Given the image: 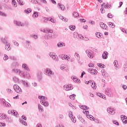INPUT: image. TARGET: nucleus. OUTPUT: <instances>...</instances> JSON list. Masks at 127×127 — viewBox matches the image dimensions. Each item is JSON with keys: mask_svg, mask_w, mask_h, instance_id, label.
I'll use <instances>...</instances> for the list:
<instances>
[{"mask_svg": "<svg viewBox=\"0 0 127 127\" xmlns=\"http://www.w3.org/2000/svg\"><path fill=\"white\" fill-rule=\"evenodd\" d=\"M113 124H114V125H116V126H119L120 124H119V122H118V121H113Z\"/></svg>", "mask_w": 127, "mask_h": 127, "instance_id": "69168bd1", "label": "nucleus"}, {"mask_svg": "<svg viewBox=\"0 0 127 127\" xmlns=\"http://www.w3.org/2000/svg\"><path fill=\"white\" fill-rule=\"evenodd\" d=\"M74 56L76 60H80V56L79 55V54H78V53H75Z\"/></svg>", "mask_w": 127, "mask_h": 127, "instance_id": "393cba45", "label": "nucleus"}, {"mask_svg": "<svg viewBox=\"0 0 127 127\" xmlns=\"http://www.w3.org/2000/svg\"><path fill=\"white\" fill-rule=\"evenodd\" d=\"M5 49L7 51H9V50H10V44L9 43L5 44Z\"/></svg>", "mask_w": 127, "mask_h": 127, "instance_id": "ddd939ff", "label": "nucleus"}, {"mask_svg": "<svg viewBox=\"0 0 127 127\" xmlns=\"http://www.w3.org/2000/svg\"><path fill=\"white\" fill-rule=\"evenodd\" d=\"M23 78H26V79H30V74L27 71H24L23 74Z\"/></svg>", "mask_w": 127, "mask_h": 127, "instance_id": "39448f33", "label": "nucleus"}, {"mask_svg": "<svg viewBox=\"0 0 127 127\" xmlns=\"http://www.w3.org/2000/svg\"><path fill=\"white\" fill-rule=\"evenodd\" d=\"M107 112L110 115H114L115 114V112H114V109H112L111 108H108Z\"/></svg>", "mask_w": 127, "mask_h": 127, "instance_id": "2eb2a0df", "label": "nucleus"}, {"mask_svg": "<svg viewBox=\"0 0 127 127\" xmlns=\"http://www.w3.org/2000/svg\"><path fill=\"white\" fill-rule=\"evenodd\" d=\"M100 27L102 28V29L107 30V27H108V26H107V25H106V24L102 22L100 23Z\"/></svg>", "mask_w": 127, "mask_h": 127, "instance_id": "f8f14e48", "label": "nucleus"}, {"mask_svg": "<svg viewBox=\"0 0 127 127\" xmlns=\"http://www.w3.org/2000/svg\"><path fill=\"white\" fill-rule=\"evenodd\" d=\"M70 59V57L68 56V55L65 56V58H64V60H67L68 62H69Z\"/></svg>", "mask_w": 127, "mask_h": 127, "instance_id": "09e8293b", "label": "nucleus"}, {"mask_svg": "<svg viewBox=\"0 0 127 127\" xmlns=\"http://www.w3.org/2000/svg\"><path fill=\"white\" fill-rule=\"evenodd\" d=\"M0 40L1 41V42H2V43H3V44H6L7 43H8V42H7V41H6V40H5V39L2 38L0 39Z\"/></svg>", "mask_w": 127, "mask_h": 127, "instance_id": "a878e982", "label": "nucleus"}, {"mask_svg": "<svg viewBox=\"0 0 127 127\" xmlns=\"http://www.w3.org/2000/svg\"><path fill=\"white\" fill-rule=\"evenodd\" d=\"M37 77L39 81H41L42 80V72L38 71L37 73Z\"/></svg>", "mask_w": 127, "mask_h": 127, "instance_id": "423d86ee", "label": "nucleus"}, {"mask_svg": "<svg viewBox=\"0 0 127 127\" xmlns=\"http://www.w3.org/2000/svg\"><path fill=\"white\" fill-rule=\"evenodd\" d=\"M109 56V53L107 51H104L102 54L103 59H108V56Z\"/></svg>", "mask_w": 127, "mask_h": 127, "instance_id": "9d476101", "label": "nucleus"}, {"mask_svg": "<svg viewBox=\"0 0 127 127\" xmlns=\"http://www.w3.org/2000/svg\"><path fill=\"white\" fill-rule=\"evenodd\" d=\"M6 118V115L0 114V120H5Z\"/></svg>", "mask_w": 127, "mask_h": 127, "instance_id": "b1692460", "label": "nucleus"}, {"mask_svg": "<svg viewBox=\"0 0 127 127\" xmlns=\"http://www.w3.org/2000/svg\"><path fill=\"white\" fill-rule=\"evenodd\" d=\"M90 85L92 88L94 90L97 88V86H96V83L95 82H90Z\"/></svg>", "mask_w": 127, "mask_h": 127, "instance_id": "412c9836", "label": "nucleus"}, {"mask_svg": "<svg viewBox=\"0 0 127 127\" xmlns=\"http://www.w3.org/2000/svg\"><path fill=\"white\" fill-rule=\"evenodd\" d=\"M68 87L69 88V91L71 90H73V85L72 84H68Z\"/></svg>", "mask_w": 127, "mask_h": 127, "instance_id": "bf43d9fd", "label": "nucleus"}, {"mask_svg": "<svg viewBox=\"0 0 127 127\" xmlns=\"http://www.w3.org/2000/svg\"><path fill=\"white\" fill-rule=\"evenodd\" d=\"M31 8H29L25 10L24 11L26 12V13H30V12H31Z\"/></svg>", "mask_w": 127, "mask_h": 127, "instance_id": "c9c22d12", "label": "nucleus"}, {"mask_svg": "<svg viewBox=\"0 0 127 127\" xmlns=\"http://www.w3.org/2000/svg\"><path fill=\"white\" fill-rule=\"evenodd\" d=\"M101 72L103 77H104L105 78L107 77L108 73L106 72V70L105 69L101 70Z\"/></svg>", "mask_w": 127, "mask_h": 127, "instance_id": "f3484780", "label": "nucleus"}, {"mask_svg": "<svg viewBox=\"0 0 127 127\" xmlns=\"http://www.w3.org/2000/svg\"><path fill=\"white\" fill-rule=\"evenodd\" d=\"M38 109L39 110V111L41 110V112H43V108H42V106H41V105L40 104H38Z\"/></svg>", "mask_w": 127, "mask_h": 127, "instance_id": "e433bc0d", "label": "nucleus"}, {"mask_svg": "<svg viewBox=\"0 0 127 127\" xmlns=\"http://www.w3.org/2000/svg\"><path fill=\"white\" fill-rule=\"evenodd\" d=\"M75 98H76V95L72 94L69 96V98L71 99V100H75Z\"/></svg>", "mask_w": 127, "mask_h": 127, "instance_id": "7c9ffc66", "label": "nucleus"}, {"mask_svg": "<svg viewBox=\"0 0 127 127\" xmlns=\"http://www.w3.org/2000/svg\"><path fill=\"white\" fill-rule=\"evenodd\" d=\"M17 1L18 2L20 5H23V4H24L23 1H22L21 0H17Z\"/></svg>", "mask_w": 127, "mask_h": 127, "instance_id": "58836bf2", "label": "nucleus"}, {"mask_svg": "<svg viewBox=\"0 0 127 127\" xmlns=\"http://www.w3.org/2000/svg\"><path fill=\"white\" fill-rule=\"evenodd\" d=\"M88 66H89V67H91L92 68H94V67H95V65L93 64H88Z\"/></svg>", "mask_w": 127, "mask_h": 127, "instance_id": "0e129e2a", "label": "nucleus"}, {"mask_svg": "<svg viewBox=\"0 0 127 127\" xmlns=\"http://www.w3.org/2000/svg\"><path fill=\"white\" fill-rule=\"evenodd\" d=\"M107 17L109 18H113V15L112 14H111L110 13H109L108 14H107Z\"/></svg>", "mask_w": 127, "mask_h": 127, "instance_id": "603ef678", "label": "nucleus"}, {"mask_svg": "<svg viewBox=\"0 0 127 127\" xmlns=\"http://www.w3.org/2000/svg\"><path fill=\"white\" fill-rule=\"evenodd\" d=\"M6 91H7V93L11 94V93H12V90H11V89H9L8 88L6 89Z\"/></svg>", "mask_w": 127, "mask_h": 127, "instance_id": "13d9d810", "label": "nucleus"}, {"mask_svg": "<svg viewBox=\"0 0 127 127\" xmlns=\"http://www.w3.org/2000/svg\"><path fill=\"white\" fill-rule=\"evenodd\" d=\"M60 58H61L62 60H64L65 59L66 56L65 55H62L59 56Z\"/></svg>", "mask_w": 127, "mask_h": 127, "instance_id": "ea45409f", "label": "nucleus"}, {"mask_svg": "<svg viewBox=\"0 0 127 127\" xmlns=\"http://www.w3.org/2000/svg\"><path fill=\"white\" fill-rule=\"evenodd\" d=\"M72 14L73 16H74V17H78V16H79V13H78V12L76 11L73 12Z\"/></svg>", "mask_w": 127, "mask_h": 127, "instance_id": "c756f323", "label": "nucleus"}, {"mask_svg": "<svg viewBox=\"0 0 127 127\" xmlns=\"http://www.w3.org/2000/svg\"><path fill=\"white\" fill-rule=\"evenodd\" d=\"M97 96L98 97H100V98H102V99H104V96H102V94L101 93H96Z\"/></svg>", "mask_w": 127, "mask_h": 127, "instance_id": "4d7b16f0", "label": "nucleus"}, {"mask_svg": "<svg viewBox=\"0 0 127 127\" xmlns=\"http://www.w3.org/2000/svg\"><path fill=\"white\" fill-rule=\"evenodd\" d=\"M43 32L44 33L48 34L45 36V38L47 37V39H51L52 38V33H53V30L47 29V30H44Z\"/></svg>", "mask_w": 127, "mask_h": 127, "instance_id": "f257e3e1", "label": "nucleus"}, {"mask_svg": "<svg viewBox=\"0 0 127 127\" xmlns=\"http://www.w3.org/2000/svg\"><path fill=\"white\" fill-rule=\"evenodd\" d=\"M86 53L87 54V56L89 57V58H93L94 56H93V54L91 51L86 50L85 51Z\"/></svg>", "mask_w": 127, "mask_h": 127, "instance_id": "0eeeda50", "label": "nucleus"}, {"mask_svg": "<svg viewBox=\"0 0 127 127\" xmlns=\"http://www.w3.org/2000/svg\"><path fill=\"white\" fill-rule=\"evenodd\" d=\"M123 67H124V68L125 69H127V62H126V63L124 64Z\"/></svg>", "mask_w": 127, "mask_h": 127, "instance_id": "774afa93", "label": "nucleus"}, {"mask_svg": "<svg viewBox=\"0 0 127 127\" xmlns=\"http://www.w3.org/2000/svg\"><path fill=\"white\" fill-rule=\"evenodd\" d=\"M62 20L63 21H64V22H67V21H68V18L64 17Z\"/></svg>", "mask_w": 127, "mask_h": 127, "instance_id": "680f3d73", "label": "nucleus"}, {"mask_svg": "<svg viewBox=\"0 0 127 127\" xmlns=\"http://www.w3.org/2000/svg\"><path fill=\"white\" fill-rule=\"evenodd\" d=\"M8 59V57L7 56V55H4L3 60H4L5 61H6V60H7Z\"/></svg>", "mask_w": 127, "mask_h": 127, "instance_id": "8fccbe9b", "label": "nucleus"}, {"mask_svg": "<svg viewBox=\"0 0 127 127\" xmlns=\"http://www.w3.org/2000/svg\"><path fill=\"white\" fill-rule=\"evenodd\" d=\"M108 25L109 26H110V27H112V28H115V25H113V23H112V22H109L108 23Z\"/></svg>", "mask_w": 127, "mask_h": 127, "instance_id": "79ce46f5", "label": "nucleus"}, {"mask_svg": "<svg viewBox=\"0 0 127 127\" xmlns=\"http://www.w3.org/2000/svg\"><path fill=\"white\" fill-rule=\"evenodd\" d=\"M0 15H1V16H4L5 17H6V14L1 12V11H0Z\"/></svg>", "mask_w": 127, "mask_h": 127, "instance_id": "a18cd8bd", "label": "nucleus"}, {"mask_svg": "<svg viewBox=\"0 0 127 127\" xmlns=\"http://www.w3.org/2000/svg\"><path fill=\"white\" fill-rule=\"evenodd\" d=\"M30 1H31V3H35V4H39V3L38 2V1L37 0H30Z\"/></svg>", "mask_w": 127, "mask_h": 127, "instance_id": "cd10ccee", "label": "nucleus"}, {"mask_svg": "<svg viewBox=\"0 0 127 127\" xmlns=\"http://www.w3.org/2000/svg\"><path fill=\"white\" fill-rule=\"evenodd\" d=\"M71 122H72V123H73V124H75L76 122V118H75L74 117V118L72 117L71 119Z\"/></svg>", "mask_w": 127, "mask_h": 127, "instance_id": "37998d69", "label": "nucleus"}, {"mask_svg": "<svg viewBox=\"0 0 127 127\" xmlns=\"http://www.w3.org/2000/svg\"><path fill=\"white\" fill-rule=\"evenodd\" d=\"M90 71V73H91V75H97L98 73V71L95 69L92 68Z\"/></svg>", "mask_w": 127, "mask_h": 127, "instance_id": "dca6fc26", "label": "nucleus"}, {"mask_svg": "<svg viewBox=\"0 0 127 127\" xmlns=\"http://www.w3.org/2000/svg\"><path fill=\"white\" fill-rule=\"evenodd\" d=\"M91 117H93L91 115H87V118H88V119H90V120H91V121H92V120H93V121H95V120H96V119L95 118H92Z\"/></svg>", "mask_w": 127, "mask_h": 127, "instance_id": "f704fd0d", "label": "nucleus"}, {"mask_svg": "<svg viewBox=\"0 0 127 127\" xmlns=\"http://www.w3.org/2000/svg\"><path fill=\"white\" fill-rule=\"evenodd\" d=\"M31 37H33L34 39H37L38 38V36L36 35H31Z\"/></svg>", "mask_w": 127, "mask_h": 127, "instance_id": "49530a36", "label": "nucleus"}, {"mask_svg": "<svg viewBox=\"0 0 127 127\" xmlns=\"http://www.w3.org/2000/svg\"><path fill=\"white\" fill-rule=\"evenodd\" d=\"M32 17H38V12L36 11L34 12Z\"/></svg>", "mask_w": 127, "mask_h": 127, "instance_id": "c85d7f7f", "label": "nucleus"}, {"mask_svg": "<svg viewBox=\"0 0 127 127\" xmlns=\"http://www.w3.org/2000/svg\"><path fill=\"white\" fill-rule=\"evenodd\" d=\"M12 80H13V82H14L15 83L19 82V78H18V77H17L16 76H14L12 78Z\"/></svg>", "mask_w": 127, "mask_h": 127, "instance_id": "6ab92c4d", "label": "nucleus"}, {"mask_svg": "<svg viewBox=\"0 0 127 127\" xmlns=\"http://www.w3.org/2000/svg\"><path fill=\"white\" fill-rule=\"evenodd\" d=\"M58 47H63V46H65V43H58L57 44Z\"/></svg>", "mask_w": 127, "mask_h": 127, "instance_id": "5701e85b", "label": "nucleus"}, {"mask_svg": "<svg viewBox=\"0 0 127 127\" xmlns=\"http://www.w3.org/2000/svg\"><path fill=\"white\" fill-rule=\"evenodd\" d=\"M44 19H45V20H47L48 21H50V20H51V18L50 17H44Z\"/></svg>", "mask_w": 127, "mask_h": 127, "instance_id": "6e6d98bb", "label": "nucleus"}, {"mask_svg": "<svg viewBox=\"0 0 127 127\" xmlns=\"http://www.w3.org/2000/svg\"><path fill=\"white\" fill-rule=\"evenodd\" d=\"M24 71H21L20 69L19 70V75L20 77H23V72Z\"/></svg>", "mask_w": 127, "mask_h": 127, "instance_id": "4c0bfd02", "label": "nucleus"}, {"mask_svg": "<svg viewBox=\"0 0 127 127\" xmlns=\"http://www.w3.org/2000/svg\"><path fill=\"white\" fill-rule=\"evenodd\" d=\"M96 36L98 37V38H102L103 37V34L100 32L96 33Z\"/></svg>", "mask_w": 127, "mask_h": 127, "instance_id": "aec40b11", "label": "nucleus"}, {"mask_svg": "<svg viewBox=\"0 0 127 127\" xmlns=\"http://www.w3.org/2000/svg\"><path fill=\"white\" fill-rule=\"evenodd\" d=\"M22 124L24 125V126H27V123L24 121H22Z\"/></svg>", "mask_w": 127, "mask_h": 127, "instance_id": "338daca9", "label": "nucleus"}, {"mask_svg": "<svg viewBox=\"0 0 127 127\" xmlns=\"http://www.w3.org/2000/svg\"><path fill=\"white\" fill-rule=\"evenodd\" d=\"M68 116L69 117V118H73V113H72V111H70L69 112V114H68Z\"/></svg>", "mask_w": 127, "mask_h": 127, "instance_id": "5fc2aeb1", "label": "nucleus"}, {"mask_svg": "<svg viewBox=\"0 0 127 127\" xmlns=\"http://www.w3.org/2000/svg\"><path fill=\"white\" fill-rule=\"evenodd\" d=\"M60 8L62 10H65V6L64 5H61Z\"/></svg>", "mask_w": 127, "mask_h": 127, "instance_id": "de8ad7c7", "label": "nucleus"}, {"mask_svg": "<svg viewBox=\"0 0 127 127\" xmlns=\"http://www.w3.org/2000/svg\"><path fill=\"white\" fill-rule=\"evenodd\" d=\"M63 88L64 90H65V91H70L68 85H64Z\"/></svg>", "mask_w": 127, "mask_h": 127, "instance_id": "4be33fe9", "label": "nucleus"}, {"mask_svg": "<svg viewBox=\"0 0 127 127\" xmlns=\"http://www.w3.org/2000/svg\"><path fill=\"white\" fill-rule=\"evenodd\" d=\"M40 103L41 105H43V106H44V107H48V106H49V104L46 101L42 100L41 101H40Z\"/></svg>", "mask_w": 127, "mask_h": 127, "instance_id": "1a4fd4ad", "label": "nucleus"}, {"mask_svg": "<svg viewBox=\"0 0 127 127\" xmlns=\"http://www.w3.org/2000/svg\"><path fill=\"white\" fill-rule=\"evenodd\" d=\"M13 89L16 93H19V94H21V93H22V91H21V89L17 84H14L13 85Z\"/></svg>", "mask_w": 127, "mask_h": 127, "instance_id": "7ed1b4c3", "label": "nucleus"}, {"mask_svg": "<svg viewBox=\"0 0 127 127\" xmlns=\"http://www.w3.org/2000/svg\"><path fill=\"white\" fill-rule=\"evenodd\" d=\"M12 114H13V116H17V112L15 110H12Z\"/></svg>", "mask_w": 127, "mask_h": 127, "instance_id": "a19ab883", "label": "nucleus"}, {"mask_svg": "<svg viewBox=\"0 0 127 127\" xmlns=\"http://www.w3.org/2000/svg\"><path fill=\"white\" fill-rule=\"evenodd\" d=\"M22 67L23 69H24L26 71H30L29 67H28V66L26 64H23Z\"/></svg>", "mask_w": 127, "mask_h": 127, "instance_id": "9b49d317", "label": "nucleus"}, {"mask_svg": "<svg viewBox=\"0 0 127 127\" xmlns=\"http://www.w3.org/2000/svg\"><path fill=\"white\" fill-rule=\"evenodd\" d=\"M13 66H14V67H17V66H18V64L17 63V62H15L14 63H13L12 64Z\"/></svg>", "mask_w": 127, "mask_h": 127, "instance_id": "3c124183", "label": "nucleus"}, {"mask_svg": "<svg viewBox=\"0 0 127 127\" xmlns=\"http://www.w3.org/2000/svg\"><path fill=\"white\" fill-rule=\"evenodd\" d=\"M12 4L14 7H16V6H17V3H16L15 0H12Z\"/></svg>", "mask_w": 127, "mask_h": 127, "instance_id": "bb28decb", "label": "nucleus"}, {"mask_svg": "<svg viewBox=\"0 0 127 127\" xmlns=\"http://www.w3.org/2000/svg\"><path fill=\"white\" fill-rule=\"evenodd\" d=\"M79 121H80V122L82 124H84V125H87V122L85 121V120H84V119H83V118L79 119Z\"/></svg>", "mask_w": 127, "mask_h": 127, "instance_id": "72a5a7b5", "label": "nucleus"}, {"mask_svg": "<svg viewBox=\"0 0 127 127\" xmlns=\"http://www.w3.org/2000/svg\"><path fill=\"white\" fill-rule=\"evenodd\" d=\"M66 68V65L65 64H62L61 67V70H64Z\"/></svg>", "mask_w": 127, "mask_h": 127, "instance_id": "864d4df0", "label": "nucleus"}, {"mask_svg": "<svg viewBox=\"0 0 127 127\" xmlns=\"http://www.w3.org/2000/svg\"><path fill=\"white\" fill-rule=\"evenodd\" d=\"M114 66H115V67H118V61H115L114 62Z\"/></svg>", "mask_w": 127, "mask_h": 127, "instance_id": "e2e57ef3", "label": "nucleus"}, {"mask_svg": "<svg viewBox=\"0 0 127 127\" xmlns=\"http://www.w3.org/2000/svg\"><path fill=\"white\" fill-rule=\"evenodd\" d=\"M14 23L17 26H24V25L23 23H21V22L19 21H14Z\"/></svg>", "mask_w": 127, "mask_h": 127, "instance_id": "4468645a", "label": "nucleus"}, {"mask_svg": "<svg viewBox=\"0 0 127 127\" xmlns=\"http://www.w3.org/2000/svg\"><path fill=\"white\" fill-rule=\"evenodd\" d=\"M4 107H7L8 108H9V107H10V104L8 103V102H6L5 103L4 105Z\"/></svg>", "mask_w": 127, "mask_h": 127, "instance_id": "c03bdc74", "label": "nucleus"}, {"mask_svg": "<svg viewBox=\"0 0 127 127\" xmlns=\"http://www.w3.org/2000/svg\"><path fill=\"white\" fill-rule=\"evenodd\" d=\"M73 80L75 83H78V84H79V83H81V81H80V79L77 78L76 76H73Z\"/></svg>", "mask_w": 127, "mask_h": 127, "instance_id": "a211bd4d", "label": "nucleus"}, {"mask_svg": "<svg viewBox=\"0 0 127 127\" xmlns=\"http://www.w3.org/2000/svg\"><path fill=\"white\" fill-rule=\"evenodd\" d=\"M21 82L22 83L23 86L26 87V88H28L29 87V84H28V82H27V80H21Z\"/></svg>", "mask_w": 127, "mask_h": 127, "instance_id": "6e6552de", "label": "nucleus"}, {"mask_svg": "<svg viewBox=\"0 0 127 127\" xmlns=\"http://www.w3.org/2000/svg\"><path fill=\"white\" fill-rule=\"evenodd\" d=\"M69 28L70 29V30H72L73 31L75 30V29H76V26H73V25H70L69 26Z\"/></svg>", "mask_w": 127, "mask_h": 127, "instance_id": "2f4dec72", "label": "nucleus"}, {"mask_svg": "<svg viewBox=\"0 0 127 127\" xmlns=\"http://www.w3.org/2000/svg\"><path fill=\"white\" fill-rule=\"evenodd\" d=\"M20 70V69H19L13 68L12 71L15 73L16 74H17V73H19Z\"/></svg>", "mask_w": 127, "mask_h": 127, "instance_id": "473e14b6", "label": "nucleus"}, {"mask_svg": "<svg viewBox=\"0 0 127 127\" xmlns=\"http://www.w3.org/2000/svg\"><path fill=\"white\" fill-rule=\"evenodd\" d=\"M49 56H50V57L52 58V59H53V60H54L56 62H58L59 61V58L58 57H57V56L55 55V54L50 53L49 54Z\"/></svg>", "mask_w": 127, "mask_h": 127, "instance_id": "f03ea898", "label": "nucleus"}, {"mask_svg": "<svg viewBox=\"0 0 127 127\" xmlns=\"http://www.w3.org/2000/svg\"><path fill=\"white\" fill-rule=\"evenodd\" d=\"M105 8H110V4L109 3H107L106 5H104Z\"/></svg>", "mask_w": 127, "mask_h": 127, "instance_id": "052dcab7", "label": "nucleus"}, {"mask_svg": "<svg viewBox=\"0 0 127 127\" xmlns=\"http://www.w3.org/2000/svg\"><path fill=\"white\" fill-rule=\"evenodd\" d=\"M45 74L47 75V76H51V75H54V73L50 68H47L46 69V72H45Z\"/></svg>", "mask_w": 127, "mask_h": 127, "instance_id": "20e7f679", "label": "nucleus"}]
</instances>
